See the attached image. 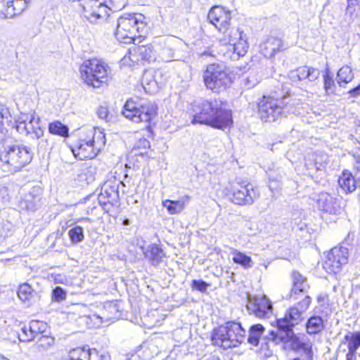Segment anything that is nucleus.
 Instances as JSON below:
<instances>
[{
    "mask_svg": "<svg viewBox=\"0 0 360 360\" xmlns=\"http://www.w3.org/2000/svg\"><path fill=\"white\" fill-rule=\"evenodd\" d=\"M187 113L193 124H205L221 130L233 124V112L226 101H195L190 104Z\"/></svg>",
    "mask_w": 360,
    "mask_h": 360,
    "instance_id": "1",
    "label": "nucleus"
},
{
    "mask_svg": "<svg viewBox=\"0 0 360 360\" xmlns=\"http://www.w3.org/2000/svg\"><path fill=\"white\" fill-rule=\"evenodd\" d=\"M246 338V331L241 323L230 320L214 326L210 331L211 345L219 350L239 347Z\"/></svg>",
    "mask_w": 360,
    "mask_h": 360,
    "instance_id": "2",
    "label": "nucleus"
},
{
    "mask_svg": "<svg viewBox=\"0 0 360 360\" xmlns=\"http://www.w3.org/2000/svg\"><path fill=\"white\" fill-rule=\"evenodd\" d=\"M105 144V135L98 129L90 128L79 131L70 146L74 156L80 160H91Z\"/></svg>",
    "mask_w": 360,
    "mask_h": 360,
    "instance_id": "3",
    "label": "nucleus"
},
{
    "mask_svg": "<svg viewBox=\"0 0 360 360\" xmlns=\"http://www.w3.org/2000/svg\"><path fill=\"white\" fill-rule=\"evenodd\" d=\"M158 113L159 108L155 103H145L139 97L127 99L122 109V114L126 118L135 122L146 123V130L152 137L154 136L155 120Z\"/></svg>",
    "mask_w": 360,
    "mask_h": 360,
    "instance_id": "4",
    "label": "nucleus"
},
{
    "mask_svg": "<svg viewBox=\"0 0 360 360\" xmlns=\"http://www.w3.org/2000/svg\"><path fill=\"white\" fill-rule=\"evenodd\" d=\"M13 127L23 135L39 137L42 134L39 119L35 117L34 113H21L19 118L15 120L8 108L0 105V132L6 134Z\"/></svg>",
    "mask_w": 360,
    "mask_h": 360,
    "instance_id": "5",
    "label": "nucleus"
},
{
    "mask_svg": "<svg viewBox=\"0 0 360 360\" xmlns=\"http://www.w3.org/2000/svg\"><path fill=\"white\" fill-rule=\"evenodd\" d=\"M32 160L30 150L22 145L8 146L0 150V167L9 174L20 172Z\"/></svg>",
    "mask_w": 360,
    "mask_h": 360,
    "instance_id": "6",
    "label": "nucleus"
},
{
    "mask_svg": "<svg viewBox=\"0 0 360 360\" xmlns=\"http://www.w3.org/2000/svg\"><path fill=\"white\" fill-rule=\"evenodd\" d=\"M79 72L82 81L95 89L105 87L111 74L108 65L97 58L84 60L79 67Z\"/></svg>",
    "mask_w": 360,
    "mask_h": 360,
    "instance_id": "7",
    "label": "nucleus"
},
{
    "mask_svg": "<svg viewBox=\"0 0 360 360\" xmlns=\"http://www.w3.org/2000/svg\"><path fill=\"white\" fill-rule=\"evenodd\" d=\"M142 18L143 15H139L138 18L134 13H124L118 18L115 32L116 39L123 44H135L146 28Z\"/></svg>",
    "mask_w": 360,
    "mask_h": 360,
    "instance_id": "8",
    "label": "nucleus"
},
{
    "mask_svg": "<svg viewBox=\"0 0 360 360\" xmlns=\"http://www.w3.org/2000/svg\"><path fill=\"white\" fill-rule=\"evenodd\" d=\"M226 195L233 204L245 206L252 205L259 197L257 188L245 179H236L229 182Z\"/></svg>",
    "mask_w": 360,
    "mask_h": 360,
    "instance_id": "9",
    "label": "nucleus"
},
{
    "mask_svg": "<svg viewBox=\"0 0 360 360\" xmlns=\"http://www.w3.org/2000/svg\"><path fill=\"white\" fill-rule=\"evenodd\" d=\"M285 96L276 95L263 96L257 102V113L263 122L275 121L283 114L288 102Z\"/></svg>",
    "mask_w": 360,
    "mask_h": 360,
    "instance_id": "10",
    "label": "nucleus"
},
{
    "mask_svg": "<svg viewBox=\"0 0 360 360\" xmlns=\"http://www.w3.org/2000/svg\"><path fill=\"white\" fill-rule=\"evenodd\" d=\"M349 250L343 246L333 247L325 253V258L322 261L323 269L330 275L340 274L343 268L349 263Z\"/></svg>",
    "mask_w": 360,
    "mask_h": 360,
    "instance_id": "11",
    "label": "nucleus"
},
{
    "mask_svg": "<svg viewBox=\"0 0 360 360\" xmlns=\"http://www.w3.org/2000/svg\"><path fill=\"white\" fill-rule=\"evenodd\" d=\"M77 2L81 15L91 23H98L109 16L110 8L100 0H68Z\"/></svg>",
    "mask_w": 360,
    "mask_h": 360,
    "instance_id": "12",
    "label": "nucleus"
},
{
    "mask_svg": "<svg viewBox=\"0 0 360 360\" xmlns=\"http://www.w3.org/2000/svg\"><path fill=\"white\" fill-rule=\"evenodd\" d=\"M204 82L210 90L226 88L230 77L226 66L224 63H212L207 65L203 75Z\"/></svg>",
    "mask_w": 360,
    "mask_h": 360,
    "instance_id": "13",
    "label": "nucleus"
},
{
    "mask_svg": "<svg viewBox=\"0 0 360 360\" xmlns=\"http://www.w3.org/2000/svg\"><path fill=\"white\" fill-rule=\"evenodd\" d=\"M270 339L275 344L283 342L288 345L290 349L296 352H302L309 359H312L313 349L312 344L308 340L303 341L298 334L295 333L293 331L285 336H281L277 332L271 330L269 333Z\"/></svg>",
    "mask_w": 360,
    "mask_h": 360,
    "instance_id": "14",
    "label": "nucleus"
},
{
    "mask_svg": "<svg viewBox=\"0 0 360 360\" xmlns=\"http://www.w3.org/2000/svg\"><path fill=\"white\" fill-rule=\"evenodd\" d=\"M46 322L39 320H31L24 323L17 332L20 342H30L35 340L37 337L46 330Z\"/></svg>",
    "mask_w": 360,
    "mask_h": 360,
    "instance_id": "15",
    "label": "nucleus"
},
{
    "mask_svg": "<svg viewBox=\"0 0 360 360\" xmlns=\"http://www.w3.org/2000/svg\"><path fill=\"white\" fill-rule=\"evenodd\" d=\"M300 319V313L295 308H288L284 316L281 318L276 319L271 326L276 328L278 331L284 333L285 335L293 331Z\"/></svg>",
    "mask_w": 360,
    "mask_h": 360,
    "instance_id": "16",
    "label": "nucleus"
},
{
    "mask_svg": "<svg viewBox=\"0 0 360 360\" xmlns=\"http://www.w3.org/2000/svg\"><path fill=\"white\" fill-rule=\"evenodd\" d=\"M209 21L221 32L230 25L231 13L221 6H213L208 13Z\"/></svg>",
    "mask_w": 360,
    "mask_h": 360,
    "instance_id": "17",
    "label": "nucleus"
},
{
    "mask_svg": "<svg viewBox=\"0 0 360 360\" xmlns=\"http://www.w3.org/2000/svg\"><path fill=\"white\" fill-rule=\"evenodd\" d=\"M359 179L348 169H343L338 177V185L346 195L353 193L357 188Z\"/></svg>",
    "mask_w": 360,
    "mask_h": 360,
    "instance_id": "18",
    "label": "nucleus"
},
{
    "mask_svg": "<svg viewBox=\"0 0 360 360\" xmlns=\"http://www.w3.org/2000/svg\"><path fill=\"white\" fill-rule=\"evenodd\" d=\"M283 43L281 39L276 37H269L259 46L260 52L266 58L273 57L276 53L281 51Z\"/></svg>",
    "mask_w": 360,
    "mask_h": 360,
    "instance_id": "19",
    "label": "nucleus"
},
{
    "mask_svg": "<svg viewBox=\"0 0 360 360\" xmlns=\"http://www.w3.org/2000/svg\"><path fill=\"white\" fill-rule=\"evenodd\" d=\"M36 340V347L41 352L49 351L53 349L56 345V338L52 335L50 327L47 323L45 332L41 333Z\"/></svg>",
    "mask_w": 360,
    "mask_h": 360,
    "instance_id": "20",
    "label": "nucleus"
},
{
    "mask_svg": "<svg viewBox=\"0 0 360 360\" xmlns=\"http://www.w3.org/2000/svg\"><path fill=\"white\" fill-rule=\"evenodd\" d=\"M344 343L348 349L346 360H356V350L360 347V331L346 334L344 336Z\"/></svg>",
    "mask_w": 360,
    "mask_h": 360,
    "instance_id": "21",
    "label": "nucleus"
},
{
    "mask_svg": "<svg viewBox=\"0 0 360 360\" xmlns=\"http://www.w3.org/2000/svg\"><path fill=\"white\" fill-rule=\"evenodd\" d=\"M190 198V196L185 195L183 198L176 200L166 199L162 202V205L169 214H177L184 210Z\"/></svg>",
    "mask_w": 360,
    "mask_h": 360,
    "instance_id": "22",
    "label": "nucleus"
},
{
    "mask_svg": "<svg viewBox=\"0 0 360 360\" xmlns=\"http://www.w3.org/2000/svg\"><path fill=\"white\" fill-rule=\"evenodd\" d=\"M292 285L290 292V296L294 299H297L300 292L304 291V283L306 278L297 270L292 272Z\"/></svg>",
    "mask_w": 360,
    "mask_h": 360,
    "instance_id": "23",
    "label": "nucleus"
},
{
    "mask_svg": "<svg viewBox=\"0 0 360 360\" xmlns=\"http://www.w3.org/2000/svg\"><path fill=\"white\" fill-rule=\"evenodd\" d=\"M145 256L154 265H158L165 257V254L162 248L155 243L148 245Z\"/></svg>",
    "mask_w": 360,
    "mask_h": 360,
    "instance_id": "24",
    "label": "nucleus"
},
{
    "mask_svg": "<svg viewBox=\"0 0 360 360\" xmlns=\"http://www.w3.org/2000/svg\"><path fill=\"white\" fill-rule=\"evenodd\" d=\"M221 32L223 33V39L221 40L224 43H229L230 45L246 37V35L243 34V32L238 27L230 28L229 26H228L227 28L224 29V30Z\"/></svg>",
    "mask_w": 360,
    "mask_h": 360,
    "instance_id": "25",
    "label": "nucleus"
},
{
    "mask_svg": "<svg viewBox=\"0 0 360 360\" xmlns=\"http://www.w3.org/2000/svg\"><path fill=\"white\" fill-rule=\"evenodd\" d=\"M323 328L324 322L323 319L316 315L310 316L305 323L306 331L310 335L319 334Z\"/></svg>",
    "mask_w": 360,
    "mask_h": 360,
    "instance_id": "26",
    "label": "nucleus"
},
{
    "mask_svg": "<svg viewBox=\"0 0 360 360\" xmlns=\"http://www.w3.org/2000/svg\"><path fill=\"white\" fill-rule=\"evenodd\" d=\"M232 260L233 263L241 266L243 269H247L252 266V259L250 256L247 255L243 252L236 249H232L231 251Z\"/></svg>",
    "mask_w": 360,
    "mask_h": 360,
    "instance_id": "27",
    "label": "nucleus"
},
{
    "mask_svg": "<svg viewBox=\"0 0 360 360\" xmlns=\"http://www.w3.org/2000/svg\"><path fill=\"white\" fill-rule=\"evenodd\" d=\"M319 75V70L312 67L302 66L297 70V77L300 80L307 79L309 81L312 82L317 79Z\"/></svg>",
    "mask_w": 360,
    "mask_h": 360,
    "instance_id": "28",
    "label": "nucleus"
},
{
    "mask_svg": "<svg viewBox=\"0 0 360 360\" xmlns=\"http://www.w3.org/2000/svg\"><path fill=\"white\" fill-rule=\"evenodd\" d=\"M271 302L265 297L259 298L255 301V313L258 317H265L271 311Z\"/></svg>",
    "mask_w": 360,
    "mask_h": 360,
    "instance_id": "29",
    "label": "nucleus"
},
{
    "mask_svg": "<svg viewBox=\"0 0 360 360\" xmlns=\"http://www.w3.org/2000/svg\"><path fill=\"white\" fill-rule=\"evenodd\" d=\"M353 78L354 75L351 68L348 65H345L338 72L336 79L339 87L345 88V84L350 82Z\"/></svg>",
    "mask_w": 360,
    "mask_h": 360,
    "instance_id": "30",
    "label": "nucleus"
},
{
    "mask_svg": "<svg viewBox=\"0 0 360 360\" xmlns=\"http://www.w3.org/2000/svg\"><path fill=\"white\" fill-rule=\"evenodd\" d=\"M26 0H7V18L20 14L25 8Z\"/></svg>",
    "mask_w": 360,
    "mask_h": 360,
    "instance_id": "31",
    "label": "nucleus"
},
{
    "mask_svg": "<svg viewBox=\"0 0 360 360\" xmlns=\"http://www.w3.org/2000/svg\"><path fill=\"white\" fill-rule=\"evenodd\" d=\"M17 295L23 302H30L34 297V290L28 283L25 282L19 285Z\"/></svg>",
    "mask_w": 360,
    "mask_h": 360,
    "instance_id": "32",
    "label": "nucleus"
},
{
    "mask_svg": "<svg viewBox=\"0 0 360 360\" xmlns=\"http://www.w3.org/2000/svg\"><path fill=\"white\" fill-rule=\"evenodd\" d=\"M49 131L51 134L66 138L69 136V129L67 125L60 121H53L49 124Z\"/></svg>",
    "mask_w": 360,
    "mask_h": 360,
    "instance_id": "33",
    "label": "nucleus"
},
{
    "mask_svg": "<svg viewBox=\"0 0 360 360\" xmlns=\"http://www.w3.org/2000/svg\"><path fill=\"white\" fill-rule=\"evenodd\" d=\"M141 85L143 90H150L157 87L158 82L155 79V71L149 70L144 72L141 79Z\"/></svg>",
    "mask_w": 360,
    "mask_h": 360,
    "instance_id": "34",
    "label": "nucleus"
},
{
    "mask_svg": "<svg viewBox=\"0 0 360 360\" xmlns=\"http://www.w3.org/2000/svg\"><path fill=\"white\" fill-rule=\"evenodd\" d=\"M159 56L165 62L177 60L175 57V49L173 47L171 41H167L165 45L162 47Z\"/></svg>",
    "mask_w": 360,
    "mask_h": 360,
    "instance_id": "35",
    "label": "nucleus"
},
{
    "mask_svg": "<svg viewBox=\"0 0 360 360\" xmlns=\"http://www.w3.org/2000/svg\"><path fill=\"white\" fill-rule=\"evenodd\" d=\"M134 149L136 151V155L139 156H150L151 149L150 142L145 138L138 140L134 146Z\"/></svg>",
    "mask_w": 360,
    "mask_h": 360,
    "instance_id": "36",
    "label": "nucleus"
},
{
    "mask_svg": "<svg viewBox=\"0 0 360 360\" xmlns=\"http://www.w3.org/2000/svg\"><path fill=\"white\" fill-rule=\"evenodd\" d=\"M231 46H233V53L236 54L237 58L245 56L248 49L247 37L238 41L237 42L231 44Z\"/></svg>",
    "mask_w": 360,
    "mask_h": 360,
    "instance_id": "37",
    "label": "nucleus"
},
{
    "mask_svg": "<svg viewBox=\"0 0 360 360\" xmlns=\"http://www.w3.org/2000/svg\"><path fill=\"white\" fill-rule=\"evenodd\" d=\"M68 236L72 243L77 244L84 240L83 229L80 226H75L68 231Z\"/></svg>",
    "mask_w": 360,
    "mask_h": 360,
    "instance_id": "38",
    "label": "nucleus"
},
{
    "mask_svg": "<svg viewBox=\"0 0 360 360\" xmlns=\"http://www.w3.org/2000/svg\"><path fill=\"white\" fill-rule=\"evenodd\" d=\"M311 297L306 295L302 300L297 303V306H292L290 308H295L300 313V319H302V314L309 307L311 304Z\"/></svg>",
    "mask_w": 360,
    "mask_h": 360,
    "instance_id": "39",
    "label": "nucleus"
},
{
    "mask_svg": "<svg viewBox=\"0 0 360 360\" xmlns=\"http://www.w3.org/2000/svg\"><path fill=\"white\" fill-rule=\"evenodd\" d=\"M53 300L60 302L66 299V292L60 286L56 287L52 290Z\"/></svg>",
    "mask_w": 360,
    "mask_h": 360,
    "instance_id": "40",
    "label": "nucleus"
},
{
    "mask_svg": "<svg viewBox=\"0 0 360 360\" xmlns=\"http://www.w3.org/2000/svg\"><path fill=\"white\" fill-rule=\"evenodd\" d=\"M115 201V200L114 199L109 198L105 201L101 202V205L102 206L103 209L105 210V213L109 215H111L117 207Z\"/></svg>",
    "mask_w": 360,
    "mask_h": 360,
    "instance_id": "41",
    "label": "nucleus"
},
{
    "mask_svg": "<svg viewBox=\"0 0 360 360\" xmlns=\"http://www.w3.org/2000/svg\"><path fill=\"white\" fill-rule=\"evenodd\" d=\"M323 82L325 90H328L335 86V82L333 80V75L328 68H326L323 75Z\"/></svg>",
    "mask_w": 360,
    "mask_h": 360,
    "instance_id": "42",
    "label": "nucleus"
},
{
    "mask_svg": "<svg viewBox=\"0 0 360 360\" xmlns=\"http://www.w3.org/2000/svg\"><path fill=\"white\" fill-rule=\"evenodd\" d=\"M208 283L202 280H193L191 286L193 290H196L202 292H206Z\"/></svg>",
    "mask_w": 360,
    "mask_h": 360,
    "instance_id": "43",
    "label": "nucleus"
},
{
    "mask_svg": "<svg viewBox=\"0 0 360 360\" xmlns=\"http://www.w3.org/2000/svg\"><path fill=\"white\" fill-rule=\"evenodd\" d=\"M354 161L352 162V167L356 175L360 174V147L358 150L352 154Z\"/></svg>",
    "mask_w": 360,
    "mask_h": 360,
    "instance_id": "44",
    "label": "nucleus"
},
{
    "mask_svg": "<svg viewBox=\"0 0 360 360\" xmlns=\"http://www.w3.org/2000/svg\"><path fill=\"white\" fill-rule=\"evenodd\" d=\"M109 114L110 112L108 107L101 105L98 108L97 115L100 118L107 120L108 119Z\"/></svg>",
    "mask_w": 360,
    "mask_h": 360,
    "instance_id": "45",
    "label": "nucleus"
},
{
    "mask_svg": "<svg viewBox=\"0 0 360 360\" xmlns=\"http://www.w3.org/2000/svg\"><path fill=\"white\" fill-rule=\"evenodd\" d=\"M264 331V328L261 323H257L250 327V333L255 334L259 337L262 336Z\"/></svg>",
    "mask_w": 360,
    "mask_h": 360,
    "instance_id": "46",
    "label": "nucleus"
},
{
    "mask_svg": "<svg viewBox=\"0 0 360 360\" xmlns=\"http://www.w3.org/2000/svg\"><path fill=\"white\" fill-rule=\"evenodd\" d=\"M7 0H0V17L7 18Z\"/></svg>",
    "mask_w": 360,
    "mask_h": 360,
    "instance_id": "47",
    "label": "nucleus"
},
{
    "mask_svg": "<svg viewBox=\"0 0 360 360\" xmlns=\"http://www.w3.org/2000/svg\"><path fill=\"white\" fill-rule=\"evenodd\" d=\"M260 338L261 337L256 335L255 334H252V333H250L249 337L248 338V341L251 345L257 346L259 345Z\"/></svg>",
    "mask_w": 360,
    "mask_h": 360,
    "instance_id": "48",
    "label": "nucleus"
},
{
    "mask_svg": "<svg viewBox=\"0 0 360 360\" xmlns=\"http://www.w3.org/2000/svg\"><path fill=\"white\" fill-rule=\"evenodd\" d=\"M347 10H349V8L354 5H358L360 7V0H347Z\"/></svg>",
    "mask_w": 360,
    "mask_h": 360,
    "instance_id": "49",
    "label": "nucleus"
},
{
    "mask_svg": "<svg viewBox=\"0 0 360 360\" xmlns=\"http://www.w3.org/2000/svg\"><path fill=\"white\" fill-rule=\"evenodd\" d=\"M200 56L202 57H210V56H214L212 51L210 49L205 50L203 52L200 53Z\"/></svg>",
    "mask_w": 360,
    "mask_h": 360,
    "instance_id": "50",
    "label": "nucleus"
},
{
    "mask_svg": "<svg viewBox=\"0 0 360 360\" xmlns=\"http://www.w3.org/2000/svg\"><path fill=\"white\" fill-rule=\"evenodd\" d=\"M87 221L89 223H91L92 222V220L91 219L89 218V217H81L79 219H77V221Z\"/></svg>",
    "mask_w": 360,
    "mask_h": 360,
    "instance_id": "51",
    "label": "nucleus"
},
{
    "mask_svg": "<svg viewBox=\"0 0 360 360\" xmlns=\"http://www.w3.org/2000/svg\"><path fill=\"white\" fill-rule=\"evenodd\" d=\"M206 360H220L219 356H212L209 358H207Z\"/></svg>",
    "mask_w": 360,
    "mask_h": 360,
    "instance_id": "52",
    "label": "nucleus"
},
{
    "mask_svg": "<svg viewBox=\"0 0 360 360\" xmlns=\"http://www.w3.org/2000/svg\"><path fill=\"white\" fill-rule=\"evenodd\" d=\"M349 90H360V83L358 84L356 86H353Z\"/></svg>",
    "mask_w": 360,
    "mask_h": 360,
    "instance_id": "53",
    "label": "nucleus"
},
{
    "mask_svg": "<svg viewBox=\"0 0 360 360\" xmlns=\"http://www.w3.org/2000/svg\"><path fill=\"white\" fill-rule=\"evenodd\" d=\"M143 49H144V51H145L146 53H147V51H148L149 52H150V50L149 49H146V47H144V46H143V47L139 48V50H140V51H141V53H143V51H142Z\"/></svg>",
    "mask_w": 360,
    "mask_h": 360,
    "instance_id": "54",
    "label": "nucleus"
},
{
    "mask_svg": "<svg viewBox=\"0 0 360 360\" xmlns=\"http://www.w3.org/2000/svg\"><path fill=\"white\" fill-rule=\"evenodd\" d=\"M151 56H143L142 58L145 60H150L151 58Z\"/></svg>",
    "mask_w": 360,
    "mask_h": 360,
    "instance_id": "55",
    "label": "nucleus"
},
{
    "mask_svg": "<svg viewBox=\"0 0 360 360\" xmlns=\"http://www.w3.org/2000/svg\"><path fill=\"white\" fill-rule=\"evenodd\" d=\"M0 360H10V359H8V358L5 357L4 356L0 354Z\"/></svg>",
    "mask_w": 360,
    "mask_h": 360,
    "instance_id": "56",
    "label": "nucleus"
},
{
    "mask_svg": "<svg viewBox=\"0 0 360 360\" xmlns=\"http://www.w3.org/2000/svg\"><path fill=\"white\" fill-rule=\"evenodd\" d=\"M89 212V208L86 210V212L88 213Z\"/></svg>",
    "mask_w": 360,
    "mask_h": 360,
    "instance_id": "57",
    "label": "nucleus"
},
{
    "mask_svg": "<svg viewBox=\"0 0 360 360\" xmlns=\"http://www.w3.org/2000/svg\"><path fill=\"white\" fill-rule=\"evenodd\" d=\"M359 127H360V122L359 123Z\"/></svg>",
    "mask_w": 360,
    "mask_h": 360,
    "instance_id": "58",
    "label": "nucleus"
}]
</instances>
